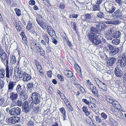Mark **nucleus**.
<instances>
[{
	"label": "nucleus",
	"mask_w": 126,
	"mask_h": 126,
	"mask_svg": "<svg viewBox=\"0 0 126 126\" xmlns=\"http://www.w3.org/2000/svg\"><path fill=\"white\" fill-rule=\"evenodd\" d=\"M5 99L4 98H1V99L0 100V106L3 104L5 102Z\"/></svg>",
	"instance_id": "obj_63"
},
{
	"label": "nucleus",
	"mask_w": 126,
	"mask_h": 126,
	"mask_svg": "<svg viewBox=\"0 0 126 126\" xmlns=\"http://www.w3.org/2000/svg\"><path fill=\"white\" fill-rule=\"evenodd\" d=\"M30 107L28 105L27 103L25 101L23 104V111L25 113H27L29 110Z\"/></svg>",
	"instance_id": "obj_15"
},
{
	"label": "nucleus",
	"mask_w": 126,
	"mask_h": 126,
	"mask_svg": "<svg viewBox=\"0 0 126 126\" xmlns=\"http://www.w3.org/2000/svg\"><path fill=\"white\" fill-rule=\"evenodd\" d=\"M16 91L17 94H20L23 92L24 90L22 88V86L20 84H18L16 88Z\"/></svg>",
	"instance_id": "obj_24"
},
{
	"label": "nucleus",
	"mask_w": 126,
	"mask_h": 126,
	"mask_svg": "<svg viewBox=\"0 0 126 126\" xmlns=\"http://www.w3.org/2000/svg\"><path fill=\"white\" fill-rule=\"evenodd\" d=\"M16 61V59L15 56H12L11 57L10 63H12L13 64H14L15 63Z\"/></svg>",
	"instance_id": "obj_34"
},
{
	"label": "nucleus",
	"mask_w": 126,
	"mask_h": 126,
	"mask_svg": "<svg viewBox=\"0 0 126 126\" xmlns=\"http://www.w3.org/2000/svg\"><path fill=\"white\" fill-rule=\"evenodd\" d=\"M101 117L104 119H106L107 118V116L104 112H102L101 114Z\"/></svg>",
	"instance_id": "obj_50"
},
{
	"label": "nucleus",
	"mask_w": 126,
	"mask_h": 126,
	"mask_svg": "<svg viewBox=\"0 0 126 126\" xmlns=\"http://www.w3.org/2000/svg\"><path fill=\"white\" fill-rule=\"evenodd\" d=\"M27 87H28L27 89L28 90L29 89L32 90L31 89L33 88V82H30L27 84Z\"/></svg>",
	"instance_id": "obj_38"
},
{
	"label": "nucleus",
	"mask_w": 126,
	"mask_h": 126,
	"mask_svg": "<svg viewBox=\"0 0 126 126\" xmlns=\"http://www.w3.org/2000/svg\"><path fill=\"white\" fill-rule=\"evenodd\" d=\"M23 73L21 68L19 69L18 67H16L15 68L14 73L15 74L16 73H17V78L20 79L22 78L23 77Z\"/></svg>",
	"instance_id": "obj_9"
},
{
	"label": "nucleus",
	"mask_w": 126,
	"mask_h": 126,
	"mask_svg": "<svg viewBox=\"0 0 126 126\" xmlns=\"http://www.w3.org/2000/svg\"><path fill=\"white\" fill-rule=\"evenodd\" d=\"M16 105L20 107L22 105V101L19 100H18L16 102Z\"/></svg>",
	"instance_id": "obj_51"
},
{
	"label": "nucleus",
	"mask_w": 126,
	"mask_h": 126,
	"mask_svg": "<svg viewBox=\"0 0 126 126\" xmlns=\"http://www.w3.org/2000/svg\"><path fill=\"white\" fill-rule=\"evenodd\" d=\"M89 107L94 112H96V106L91 102L89 105Z\"/></svg>",
	"instance_id": "obj_23"
},
{
	"label": "nucleus",
	"mask_w": 126,
	"mask_h": 126,
	"mask_svg": "<svg viewBox=\"0 0 126 126\" xmlns=\"http://www.w3.org/2000/svg\"><path fill=\"white\" fill-rule=\"evenodd\" d=\"M99 23L96 24L94 25V27H92L90 31V33H95L97 32L99 30Z\"/></svg>",
	"instance_id": "obj_16"
},
{
	"label": "nucleus",
	"mask_w": 126,
	"mask_h": 126,
	"mask_svg": "<svg viewBox=\"0 0 126 126\" xmlns=\"http://www.w3.org/2000/svg\"><path fill=\"white\" fill-rule=\"evenodd\" d=\"M92 10L95 11L99 10H100L99 5H95L92 7Z\"/></svg>",
	"instance_id": "obj_37"
},
{
	"label": "nucleus",
	"mask_w": 126,
	"mask_h": 126,
	"mask_svg": "<svg viewBox=\"0 0 126 126\" xmlns=\"http://www.w3.org/2000/svg\"><path fill=\"white\" fill-rule=\"evenodd\" d=\"M121 13L120 10L119 9H118L114 13V14L115 16H116V15H118L119 14V13Z\"/></svg>",
	"instance_id": "obj_61"
},
{
	"label": "nucleus",
	"mask_w": 126,
	"mask_h": 126,
	"mask_svg": "<svg viewBox=\"0 0 126 126\" xmlns=\"http://www.w3.org/2000/svg\"><path fill=\"white\" fill-rule=\"evenodd\" d=\"M82 101L83 102L85 103L86 104L88 105L91 102V100L89 101L85 99H83L82 100Z\"/></svg>",
	"instance_id": "obj_46"
},
{
	"label": "nucleus",
	"mask_w": 126,
	"mask_h": 126,
	"mask_svg": "<svg viewBox=\"0 0 126 126\" xmlns=\"http://www.w3.org/2000/svg\"><path fill=\"white\" fill-rule=\"evenodd\" d=\"M6 77L9 79L10 78H12L13 75V69L12 68H10V69H9L8 65H6Z\"/></svg>",
	"instance_id": "obj_7"
},
{
	"label": "nucleus",
	"mask_w": 126,
	"mask_h": 126,
	"mask_svg": "<svg viewBox=\"0 0 126 126\" xmlns=\"http://www.w3.org/2000/svg\"><path fill=\"white\" fill-rule=\"evenodd\" d=\"M75 66L76 67V71L78 74L79 76L81 78L82 77V74L81 72L80 67L77 64H75Z\"/></svg>",
	"instance_id": "obj_20"
},
{
	"label": "nucleus",
	"mask_w": 126,
	"mask_h": 126,
	"mask_svg": "<svg viewBox=\"0 0 126 126\" xmlns=\"http://www.w3.org/2000/svg\"><path fill=\"white\" fill-rule=\"evenodd\" d=\"M88 37L91 41L94 44L96 45L99 44L101 42L100 40L95 34V33L93 32L90 33Z\"/></svg>",
	"instance_id": "obj_1"
},
{
	"label": "nucleus",
	"mask_w": 126,
	"mask_h": 126,
	"mask_svg": "<svg viewBox=\"0 0 126 126\" xmlns=\"http://www.w3.org/2000/svg\"><path fill=\"white\" fill-rule=\"evenodd\" d=\"M83 111L85 113L86 116H88L90 114L89 111H88V110L87 107L86 106H83L82 108Z\"/></svg>",
	"instance_id": "obj_30"
},
{
	"label": "nucleus",
	"mask_w": 126,
	"mask_h": 126,
	"mask_svg": "<svg viewBox=\"0 0 126 126\" xmlns=\"http://www.w3.org/2000/svg\"><path fill=\"white\" fill-rule=\"evenodd\" d=\"M20 95L22 96V98L24 100L28 98V95L25 91L20 94Z\"/></svg>",
	"instance_id": "obj_32"
},
{
	"label": "nucleus",
	"mask_w": 126,
	"mask_h": 126,
	"mask_svg": "<svg viewBox=\"0 0 126 126\" xmlns=\"http://www.w3.org/2000/svg\"><path fill=\"white\" fill-rule=\"evenodd\" d=\"M47 74L49 78L51 77V74H52V71L51 70L47 72Z\"/></svg>",
	"instance_id": "obj_64"
},
{
	"label": "nucleus",
	"mask_w": 126,
	"mask_h": 126,
	"mask_svg": "<svg viewBox=\"0 0 126 126\" xmlns=\"http://www.w3.org/2000/svg\"><path fill=\"white\" fill-rule=\"evenodd\" d=\"M38 53H40V55L44 56L45 55V52L42 47L39 51V52Z\"/></svg>",
	"instance_id": "obj_44"
},
{
	"label": "nucleus",
	"mask_w": 126,
	"mask_h": 126,
	"mask_svg": "<svg viewBox=\"0 0 126 126\" xmlns=\"http://www.w3.org/2000/svg\"><path fill=\"white\" fill-rule=\"evenodd\" d=\"M112 111L114 114L120 118H122L123 116L122 113L117 109H112Z\"/></svg>",
	"instance_id": "obj_10"
},
{
	"label": "nucleus",
	"mask_w": 126,
	"mask_h": 126,
	"mask_svg": "<svg viewBox=\"0 0 126 126\" xmlns=\"http://www.w3.org/2000/svg\"><path fill=\"white\" fill-rule=\"evenodd\" d=\"M9 113L12 116H16L20 115L21 112V109L18 107H10Z\"/></svg>",
	"instance_id": "obj_3"
},
{
	"label": "nucleus",
	"mask_w": 126,
	"mask_h": 126,
	"mask_svg": "<svg viewBox=\"0 0 126 126\" xmlns=\"http://www.w3.org/2000/svg\"><path fill=\"white\" fill-rule=\"evenodd\" d=\"M92 89L91 87H90V89L92 90L94 94L95 95H96L97 94L98 92L96 90V88L94 86H93V85H92Z\"/></svg>",
	"instance_id": "obj_31"
},
{
	"label": "nucleus",
	"mask_w": 126,
	"mask_h": 126,
	"mask_svg": "<svg viewBox=\"0 0 126 126\" xmlns=\"http://www.w3.org/2000/svg\"><path fill=\"white\" fill-rule=\"evenodd\" d=\"M31 98L34 104H40L42 100V98L41 97L39 94L36 92L32 93Z\"/></svg>",
	"instance_id": "obj_4"
},
{
	"label": "nucleus",
	"mask_w": 126,
	"mask_h": 126,
	"mask_svg": "<svg viewBox=\"0 0 126 126\" xmlns=\"http://www.w3.org/2000/svg\"><path fill=\"white\" fill-rule=\"evenodd\" d=\"M73 76V73L70 71H68L67 72V74L66 76L67 77L70 78Z\"/></svg>",
	"instance_id": "obj_45"
},
{
	"label": "nucleus",
	"mask_w": 126,
	"mask_h": 126,
	"mask_svg": "<svg viewBox=\"0 0 126 126\" xmlns=\"http://www.w3.org/2000/svg\"><path fill=\"white\" fill-rule=\"evenodd\" d=\"M107 46L108 47L109 49L112 50L114 48L112 45L110 44H108Z\"/></svg>",
	"instance_id": "obj_55"
},
{
	"label": "nucleus",
	"mask_w": 126,
	"mask_h": 126,
	"mask_svg": "<svg viewBox=\"0 0 126 126\" xmlns=\"http://www.w3.org/2000/svg\"><path fill=\"white\" fill-rule=\"evenodd\" d=\"M57 76L60 81H63L64 80L63 77L62 76L58 74Z\"/></svg>",
	"instance_id": "obj_58"
},
{
	"label": "nucleus",
	"mask_w": 126,
	"mask_h": 126,
	"mask_svg": "<svg viewBox=\"0 0 126 126\" xmlns=\"http://www.w3.org/2000/svg\"><path fill=\"white\" fill-rule=\"evenodd\" d=\"M116 59L114 57H110L108 61L107 64L108 66L112 65L116 61Z\"/></svg>",
	"instance_id": "obj_18"
},
{
	"label": "nucleus",
	"mask_w": 126,
	"mask_h": 126,
	"mask_svg": "<svg viewBox=\"0 0 126 126\" xmlns=\"http://www.w3.org/2000/svg\"><path fill=\"white\" fill-rule=\"evenodd\" d=\"M119 51V49L117 47H115L114 49L110 51V54L111 55H114L117 54Z\"/></svg>",
	"instance_id": "obj_28"
},
{
	"label": "nucleus",
	"mask_w": 126,
	"mask_h": 126,
	"mask_svg": "<svg viewBox=\"0 0 126 126\" xmlns=\"http://www.w3.org/2000/svg\"><path fill=\"white\" fill-rule=\"evenodd\" d=\"M25 102L30 107H32L33 106L34 103L33 102V100H28L27 101H25Z\"/></svg>",
	"instance_id": "obj_36"
},
{
	"label": "nucleus",
	"mask_w": 126,
	"mask_h": 126,
	"mask_svg": "<svg viewBox=\"0 0 126 126\" xmlns=\"http://www.w3.org/2000/svg\"><path fill=\"white\" fill-rule=\"evenodd\" d=\"M96 16L97 17L100 18H104V15L102 12H99L98 13Z\"/></svg>",
	"instance_id": "obj_35"
},
{
	"label": "nucleus",
	"mask_w": 126,
	"mask_h": 126,
	"mask_svg": "<svg viewBox=\"0 0 126 126\" xmlns=\"http://www.w3.org/2000/svg\"><path fill=\"white\" fill-rule=\"evenodd\" d=\"M14 10L17 16H19L21 15V11L20 9L16 8L14 9Z\"/></svg>",
	"instance_id": "obj_41"
},
{
	"label": "nucleus",
	"mask_w": 126,
	"mask_h": 126,
	"mask_svg": "<svg viewBox=\"0 0 126 126\" xmlns=\"http://www.w3.org/2000/svg\"><path fill=\"white\" fill-rule=\"evenodd\" d=\"M14 119L15 123H17L20 121V119L19 117L17 116H14Z\"/></svg>",
	"instance_id": "obj_52"
},
{
	"label": "nucleus",
	"mask_w": 126,
	"mask_h": 126,
	"mask_svg": "<svg viewBox=\"0 0 126 126\" xmlns=\"http://www.w3.org/2000/svg\"><path fill=\"white\" fill-rule=\"evenodd\" d=\"M22 42L24 44H25L26 45H27L28 42L27 40L26 37H24V36L22 37Z\"/></svg>",
	"instance_id": "obj_49"
},
{
	"label": "nucleus",
	"mask_w": 126,
	"mask_h": 126,
	"mask_svg": "<svg viewBox=\"0 0 126 126\" xmlns=\"http://www.w3.org/2000/svg\"><path fill=\"white\" fill-rule=\"evenodd\" d=\"M39 74L42 77H44V74L43 72V70H40L39 71Z\"/></svg>",
	"instance_id": "obj_59"
},
{
	"label": "nucleus",
	"mask_w": 126,
	"mask_h": 126,
	"mask_svg": "<svg viewBox=\"0 0 126 126\" xmlns=\"http://www.w3.org/2000/svg\"><path fill=\"white\" fill-rule=\"evenodd\" d=\"M30 47L33 51L36 53L39 52V51L42 47L40 44H37L35 41L31 43Z\"/></svg>",
	"instance_id": "obj_6"
},
{
	"label": "nucleus",
	"mask_w": 126,
	"mask_h": 126,
	"mask_svg": "<svg viewBox=\"0 0 126 126\" xmlns=\"http://www.w3.org/2000/svg\"><path fill=\"white\" fill-rule=\"evenodd\" d=\"M8 120L10 123L13 124H15V123L14 119V117H12L10 118Z\"/></svg>",
	"instance_id": "obj_47"
},
{
	"label": "nucleus",
	"mask_w": 126,
	"mask_h": 126,
	"mask_svg": "<svg viewBox=\"0 0 126 126\" xmlns=\"http://www.w3.org/2000/svg\"><path fill=\"white\" fill-rule=\"evenodd\" d=\"M105 99L108 102H109L110 103H111L114 101L113 98L108 94H105Z\"/></svg>",
	"instance_id": "obj_21"
},
{
	"label": "nucleus",
	"mask_w": 126,
	"mask_h": 126,
	"mask_svg": "<svg viewBox=\"0 0 126 126\" xmlns=\"http://www.w3.org/2000/svg\"><path fill=\"white\" fill-rule=\"evenodd\" d=\"M116 8L113 6L112 4H109L106 10L107 12L111 13H112L114 12Z\"/></svg>",
	"instance_id": "obj_13"
},
{
	"label": "nucleus",
	"mask_w": 126,
	"mask_h": 126,
	"mask_svg": "<svg viewBox=\"0 0 126 126\" xmlns=\"http://www.w3.org/2000/svg\"><path fill=\"white\" fill-rule=\"evenodd\" d=\"M59 110L62 113V116L63 118V120L64 121L66 119V111L64 108L63 107H62L61 108L59 109Z\"/></svg>",
	"instance_id": "obj_26"
},
{
	"label": "nucleus",
	"mask_w": 126,
	"mask_h": 126,
	"mask_svg": "<svg viewBox=\"0 0 126 126\" xmlns=\"http://www.w3.org/2000/svg\"><path fill=\"white\" fill-rule=\"evenodd\" d=\"M100 86L98 85V87L100 88L103 90L105 91H106L107 90V86L104 83L102 82H100Z\"/></svg>",
	"instance_id": "obj_25"
},
{
	"label": "nucleus",
	"mask_w": 126,
	"mask_h": 126,
	"mask_svg": "<svg viewBox=\"0 0 126 126\" xmlns=\"http://www.w3.org/2000/svg\"><path fill=\"white\" fill-rule=\"evenodd\" d=\"M121 33L118 31H116L114 32L113 34V36L114 38H119L120 36Z\"/></svg>",
	"instance_id": "obj_33"
},
{
	"label": "nucleus",
	"mask_w": 126,
	"mask_h": 126,
	"mask_svg": "<svg viewBox=\"0 0 126 126\" xmlns=\"http://www.w3.org/2000/svg\"><path fill=\"white\" fill-rule=\"evenodd\" d=\"M32 77L29 74L26 73L25 72H23V80L24 81H27L30 80L31 79Z\"/></svg>",
	"instance_id": "obj_17"
},
{
	"label": "nucleus",
	"mask_w": 126,
	"mask_h": 126,
	"mask_svg": "<svg viewBox=\"0 0 126 126\" xmlns=\"http://www.w3.org/2000/svg\"><path fill=\"white\" fill-rule=\"evenodd\" d=\"M70 103L68 102V103L66 104V106L68 108V110L70 111H72L73 110V109L72 107V106L70 104Z\"/></svg>",
	"instance_id": "obj_43"
},
{
	"label": "nucleus",
	"mask_w": 126,
	"mask_h": 126,
	"mask_svg": "<svg viewBox=\"0 0 126 126\" xmlns=\"http://www.w3.org/2000/svg\"><path fill=\"white\" fill-rule=\"evenodd\" d=\"M113 101H113L111 103L112 104L113 106L114 107V108H115V106H117L119 103L116 101H115L114 100H113Z\"/></svg>",
	"instance_id": "obj_53"
},
{
	"label": "nucleus",
	"mask_w": 126,
	"mask_h": 126,
	"mask_svg": "<svg viewBox=\"0 0 126 126\" xmlns=\"http://www.w3.org/2000/svg\"><path fill=\"white\" fill-rule=\"evenodd\" d=\"M114 74L117 77H120L123 75L122 71L119 70L118 67H116L115 69Z\"/></svg>",
	"instance_id": "obj_14"
},
{
	"label": "nucleus",
	"mask_w": 126,
	"mask_h": 126,
	"mask_svg": "<svg viewBox=\"0 0 126 126\" xmlns=\"http://www.w3.org/2000/svg\"><path fill=\"white\" fill-rule=\"evenodd\" d=\"M34 121L33 120H30L27 123L28 126H34Z\"/></svg>",
	"instance_id": "obj_42"
},
{
	"label": "nucleus",
	"mask_w": 126,
	"mask_h": 126,
	"mask_svg": "<svg viewBox=\"0 0 126 126\" xmlns=\"http://www.w3.org/2000/svg\"><path fill=\"white\" fill-rule=\"evenodd\" d=\"M44 39L47 44L49 45V40L48 37L47 36H45L44 37Z\"/></svg>",
	"instance_id": "obj_48"
},
{
	"label": "nucleus",
	"mask_w": 126,
	"mask_h": 126,
	"mask_svg": "<svg viewBox=\"0 0 126 126\" xmlns=\"http://www.w3.org/2000/svg\"><path fill=\"white\" fill-rule=\"evenodd\" d=\"M10 95V98L11 100H16L18 97V94L15 93L14 92H11Z\"/></svg>",
	"instance_id": "obj_22"
},
{
	"label": "nucleus",
	"mask_w": 126,
	"mask_h": 126,
	"mask_svg": "<svg viewBox=\"0 0 126 126\" xmlns=\"http://www.w3.org/2000/svg\"><path fill=\"white\" fill-rule=\"evenodd\" d=\"M36 21L38 24L43 30H45L46 27L47 28L48 25L43 20L40 19L39 18H36Z\"/></svg>",
	"instance_id": "obj_8"
},
{
	"label": "nucleus",
	"mask_w": 126,
	"mask_h": 126,
	"mask_svg": "<svg viewBox=\"0 0 126 126\" xmlns=\"http://www.w3.org/2000/svg\"><path fill=\"white\" fill-rule=\"evenodd\" d=\"M16 84V82H13L12 81H10L9 82L8 85V90L7 93L11 92L13 90L14 88V86H15Z\"/></svg>",
	"instance_id": "obj_12"
},
{
	"label": "nucleus",
	"mask_w": 126,
	"mask_h": 126,
	"mask_svg": "<svg viewBox=\"0 0 126 126\" xmlns=\"http://www.w3.org/2000/svg\"><path fill=\"white\" fill-rule=\"evenodd\" d=\"M4 82L3 80L0 81V87L1 88L4 87Z\"/></svg>",
	"instance_id": "obj_54"
},
{
	"label": "nucleus",
	"mask_w": 126,
	"mask_h": 126,
	"mask_svg": "<svg viewBox=\"0 0 126 126\" xmlns=\"http://www.w3.org/2000/svg\"><path fill=\"white\" fill-rule=\"evenodd\" d=\"M35 3V1L33 0H31L29 1V4L31 5H34Z\"/></svg>",
	"instance_id": "obj_57"
},
{
	"label": "nucleus",
	"mask_w": 126,
	"mask_h": 126,
	"mask_svg": "<svg viewBox=\"0 0 126 126\" xmlns=\"http://www.w3.org/2000/svg\"><path fill=\"white\" fill-rule=\"evenodd\" d=\"M122 14L120 13H119V14H118V15H116V16L117 17L118 19H121L122 18Z\"/></svg>",
	"instance_id": "obj_62"
},
{
	"label": "nucleus",
	"mask_w": 126,
	"mask_h": 126,
	"mask_svg": "<svg viewBox=\"0 0 126 126\" xmlns=\"http://www.w3.org/2000/svg\"><path fill=\"white\" fill-rule=\"evenodd\" d=\"M33 109L36 112H38L39 110V106H37L36 107H34Z\"/></svg>",
	"instance_id": "obj_60"
},
{
	"label": "nucleus",
	"mask_w": 126,
	"mask_h": 126,
	"mask_svg": "<svg viewBox=\"0 0 126 126\" xmlns=\"http://www.w3.org/2000/svg\"><path fill=\"white\" fill-rule=\"evenodd\" d=\"M118 63L121 68L124 67L126 65V54H123L119 57Z\"/></svg>",
	"instance_id": "obj_5"
},
{
	"label": "nucleus",
	"mask_w": 126,
	"mask_h": 126,
	"mask_svg": "<svg viewBox=\"0 0 126 126\" xmlns=\"http://www.w3.org/2000/svg\"><path fill=\"white\" fill-rule=\"evenodd\" d=\"M120 21L119 20H113L112 24L114 25H116L120 23Z\"/></svg>",
	"instance_id": "obj_56"
},
{
	"label": "nucleus",
	"mask_w": 126,
	"mask_h": 126,
	"mask_svg": "<svg viewBox=\"0 0 126 126\" xmlns=\"http://www.w3.org/2000/svg\"><path fill=\"white\" fill-rule=\"evenodd\" d=\"M120 42L119 39H113L112 42V43L115 45H117Z\"/></svg>",
	"instance_id": "obj_40"
},
{
	"label": "nucleus",
	"mask_w": 126,
	"mask_h": 126,
	"mask_svg": "<svg viewBox=\"0 0 126 126\" xmlns=\"http://www.w3.org/2000/svg\"><path fill=\"white\" fill-rule=\"evenodd\" d=\"M5 70L3 68L0 69V77L1 78L3 79L5 77Z\"/></svg>",
	"instance_id": "obj_29"
},
{
	"label": "nucleus",
	"mask_w": 126,
	"mask_h": 126,
	"mask_svg": "<svg viewBox=\"0 0 126 126\" xmlns=\"http://www.w3.org/2000/svg\"><path fill=\"white\" fill-rule=\"evenodd\" d=\"M95 120L96 122L98 123H100L102 122V119H101L97 116H95Z\"/></svg>",
	"instance_id": "obj_39"
},
{
	"label": "nucleus",
	"mask_w": 126,
	"mask_h": 126,
	"mask_svg": "<svg viewBox=\"0 0 126 126\" xmlns=\"http://www.w3.org/2000/svg\"><path fill=\"white\" fill-rule=\"evenodd\" d=\"M33 28L32 23L30 21H28L27 26V29L30 32H32L31 29Z\"/></svg>",
	"instance_id": "obj_27"
},
{
	"label": "nucleus",
	"mask_w": 126,
	"mask_h": 126,
	"mask_svg": "<svg viewBox=\"0 0 126 126\" xmlns=\"http://www.w3.org/2000/svg\"><path fill=\"white\" fill-rule=\"evenodd\" d=\"M85 20L87 22L90 23L94 22H95L94 18H93L90 14H87L85 15Z\"/></svg>",
	"instance_id": "obj_11"
},
{
	"label": "nucleus",
	"mask_w": 126,
	"mask_h": 126,
	"mask_svg": "<svg viewBox=\"0 0 126 126\" xmlns=\"http://www.w3.org/2000/svg\"><path fill=\"white\" fill-rule=\"evenodd\" d=\"M0 58L1 61L5 65H8L9 58H7V54L1 47H0Z\"/></svg>",
	"instance_id": "obj_2"
},
{
	"label": "nucleus",
	"mask_w": 126,
	"mask_h": 126,
	"mask_svg": "<svg viewBox=\"0 0 126 126\" xmlns=\"http://www.w3.org/2000/svg\"><path fill=\"white\" fill-rule=\"evenodd\" d=\"M47 29L48 32L50 36H53L54 35H55V31L50 26H47Z\"/></svg>",
	"instance_id": "obj_19"
}]
</instances>
